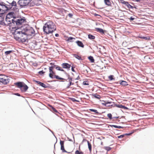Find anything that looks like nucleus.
Segmentation results:
<instances>
[{"label":"nucleus","mask_w":154,"mask_h":154,"mask_svg":"<svg viewBox=\"0 0 154 154\" xmlns=\"http://www.w3.org/2000/svg\"><path fill=\"white\" fill-rule=\"evenodd\" d=\"M43 31L47 34L52 33L56 30V27L52 21H48L43 26Z\"/></svg>","instance_id":"f257e3e1"},{"label":"nucleus","mask_w":154,"mask_h":154,"mask_svg":"<svg viewBox=\"0 0 154 154\" xmlns=\"http://www.w3.org/2000/svg\"><path fill=\"white\" fill-rule=\"evenodd\" d=\"M14 39L17 40H20L23 42H25L27 39V37L25 36V33L23 27L21 29H17L14 33Z\"/></svg>","instance_id":"f03ea898"},{"label":"nucleus","mask_w":154,"mask_h":154,"mask_svg":"<svg viewBox=\"0 0 154 154\" xmlns=\"http://www.w3.org/2000/svg\"><path fill=\"white\" fill-rule=\"evenodd\" d=\"M23 29L25 33V36L27 37L28 36H31L33 34H34L35 31L33 28L30 27H23Z\"/></svg>","instance_id":"7ed1b4c3"},{"label":"nucleus","mask_w":154,"mask_h":154,"mask_svg":"<svg viewBox=\"0 0 154 154\" xmlns=\"http://www.w3.org/2000/svg\"><path fill=\"white\" fill-rule=\"evenodd\" d=\"M19 18L17 19L16 18L15 19V22H14V26L20 25L22 24V23L24 22V21H26V19L25 17H23L22 18L21 17H19Z\"/></svg>","instance_id":"20e7f679"},{"label":"nucleus","mask_w":154,"mask_h":154,"mask_svg":"<svg viewBox=\"0 0 154 154\" xmlns=\"http://www.w3.org/2000/svg\"><path fill=\"white\" fill-rule=\"evenodd\" d=\"M0 6L3 7L6 12L11 9L10 3H9V4H8L0 1Z\"/></svg>","instance_id":"39448f33"},{"label":"nucleus","mask_w":154,"mask_h":154,"mask_svg":"<svg viewBox=\"0 0 154 154\" xmlns=\"http://www.w3.org/2000/svg\"><path fill=\"white\" fill-rule=\"evenodd\" d=\"M17 4L19 5L20 8H21L28 5L29 2L28 0H19Z\"/></svg>","instance_id":"423d86ee"},{"label":"nucleus","mask_w":154,"mask_h":154,"mask_svg":"<svg viewBox=\"0 0 154 154\" xmlns=\"http://www.w3.org/2000/svg\"><path fill=\"white\" fill-rule=\"evenodd\" d=\"M0 82L4 85H6L9 82V79L7 77L3 75H0Z\"/></svg>","instance_id":"0eeeda50"},{"label":"nucleus","mask_w":154,"mask_h":154,"mask_svg":"<svg viewBox=\"0 0 154 154\" xmlns=\"http://www.w3.org/2000/svg\"><path fill=\"white\" fill-rule=\"evenodd\" d=\"M5 21L7 22V26H14L15 19L11 18H5Z\"/></svg>","instance_id":"6e6552de"},{"label":"nucleus","mask_w":154,"mask_h":154,"mask_svg":"<svg viewBox=\"0 0 154 154\" xmlns=\"http://www.w3.org/2000/svg\"><path fill=\"white\" fill-rule=\"evenodd\" d=\"M5 18H11L16 19V18H18V16H17V15L15 14L14 12H10L7 14H6Z\"/></svg>","instance_id":"1a4fd4ad"},{"label":"nucleus","mask_w":154,"mask_h":154,"mask_svg":"<svg viewBox=\"0 0 154 154\" xmlns=\"http://www.w3.org/2000/svg\"><path fill=\"white\" fill-rule=\"evenodd\" d=\"M11 9L12 11L11 12H14L15 14H16L17 16H18L19 17L20 16L19 15V9L18 6L17 5L16 6L13 7Z\"/></svg>","instance_id":"9d476101"},{"label":"nucleus","mask_w":154,"mask_h":154,"mask_svg":"<svg viewBox=\"0 0 154 154\" xmlns=\"http://www.w3.org/2000/svg\"><path fill=\"white\" fill-rule=\"evenodd\" d=\"M24 83L22 82H18L14 83V85L21 90Z\"/></svg>","instance_id":"9b49d317"},{"label":"nucleus","mask_w":154,"mask_h":154,"mask_svg":"<svg viewBox=\"0 0 154 154\" xmlns=\"http://www.w3.org/2000/svg\"><path fill=\"white\" fill-rule=\"evenodd\" d=\"M64 141L60 140V149L63 152H67L65 149L64 147Z\"/></svg>","instance_id":"f8f14e48"},{"label":"nucleus","mask_w":154,"mask_h":154,"mask_svg":"<svg viewBox=\"0 0 154 154\" xmlns=\"http://www.w3.org/2000/svg\"><path fill=\"white\" fill-rule=\"evenodd\" d=\"M6 16V12L5 10V9L2 7H1L0 8V17L2 16L3 17Z\"/></svg>","instance_id":"ddd939ff"},{"label":"nucleus","mask_w":154,"mask_h":154,"mask_svg":"<svg viewBox=\"0 0 154 154\" xmlns=\"http://www.w3.org/2000/svg\"><path fill=\"white\" fill-rule=\"evenodd\" d=\"M61 66L63 68L67 69L68 70L69 69L71 66L70 65L67 63H63L62 64Z\"/></svg>","instance_id":"4468645a"},{"label":"nucleus","mask_w":154,"mask_h":154,"mask_svg":"<svg viewBox=\"0 0 154 154\" xmlns=\"http://www.w3.org/2000/svg\"><path fill=\"white\" fill-rule=\"evenodd\" d=\"M28 88V86L24 83L20 90L22 92H25L27 91Z\"/></svg>","instance_id":"2eb2a0df"},{"label":"nucleus","mask_w":154,"mask_h":154,"mask_svg":"<svg viewBox=\"0 0 154 154\" xmlns=\"http://www.w3.org/2000/svg\"><path fill=\"white\" fill-rule=\"evenodd\" d=\"M6 16H5L4 17L2 16L0 17V24L1 25L3 26L7 25L5 23L4 20Z\"/></svg>","instance_id":"dca6fc26"},{"label":"nucleus","mask_w":154,"mask_h":154,"mask_svg":"<svg viewBox=\"0 0 154 154\" xmlns=\"http://www.w3.org/2000/svg\"><path fill=\"white\" fill-rule=\"evenodd\" d=\"M103 102H104L103 103H102V104L103 105L105 106L106 107H109L110 105H108V104H111V103H113V102L110 101H106L103 100Z\"/></svg>","instance_id":"f3484780"},{"label":"nucleus","mask_w":154,"mask_h":154,"mask_svg":"<svg viewBox=\"0 0 154 154\" xmlns=\"http://www.w3.org/2000/svg\"><path fill=\"white\" fill-rule=\"evenodd\" d=\"M50 106L51 107L52 111L56 114V115H58L57 114H59V112L54 107L52 106Z\"/></svg>","instance_id":"a211bd4d"},{"label":"nucleus","mask_w":154,"mask_h":154,"mask_svg":"<svg viewBox=\"0 0 154 154\" xmlns=\"http://www.w3.org/2000/svg\"><path fill=\"white\" fill-rule=\"evenodd\" d=\"M76 43L79 46L82 48H84V45L82 42L79 41H77L76 42Z\"/></svg>","instance_id":"6ab92c4d"},{"label":"nucleus","mask_w":154,"mask_h":154,"mask_svg":"<svg viewBox=\"0 0 154 154\" xmlns=\"http://www.w3.org/2000/svg\"><path fill=\"white\" fill-rule=\"evenodd\" d=\"M115 105L116 106V107H118L119 108L124 109H128V108L127 107H126L125 106L122 105L116 104H115Z\"/></svg>","instance_id":"aec40b11"},{"label":"nucleus","mask_w":154,"mask_h":154,"mask_svg":"<svg viewBox=\"0 0 154 154\" xmlns=\"http://www.w3.org/2000/svg\"><path fill=\"white\" fill-rule=\"evenodd\" d=\"M50 73L49 74V77L52 79H54V75H54L55 74V72H54L53 70H49Z\"/></svg>","instance_id":"412c9836"},{"label":"nucleus","mask_w":154,"mask_h":154,"mask_svg":"<svg viewBox=\"0 0 154 154\" xmlns=\"http://www.w3.org/2000/svg\"><path fill=\"white\" fill-rule=\"evenodd\" d=\"M95 29L96 31L97 32H100V33L102 34H104V30L102 29L98 28H95Z\"/></svg>","instance_id":"4be33fe9"},{"label":"nucleus","mask_w":154,"mask_h":154,"mask_svg":"<svg viewBox=\"0 0 154 154\" xmlns=\"http://www.w3.org/2000/svg\"><path fill=\"white\" fill-rule=\"evenodd\" d=\"M50 64L51 65V66L49 67V70H51H51H53L54 68H55L56 69V67L57 65H54V63H50Z\"/></svg>","instance_id":"5701e85b"},{"label":"nucleus","mask_w":154,"mask_h":154,"mask_svg":"<svg viewBox=\"0 0 154 154\" xmlns=\"http://www.w3.org/2000/svg\"><path fill=\"white\" fill-rule=\"evenodd\" d=\"M119 84L122 85L123 86H127L128 85V84H127V82L125 81L121 80L120 81Z\"/></svg>","instance_id":"b1692460"},{"label":"nucleus","mask_w":154,"mask_h":154,"mask_svg":"<svg viewBox=\"0 0 154 154\" xmlns=\"http://www.w3.org/2000/svg\"><path fill=\"white\" fill-rule=\"evenodd\" d=\"M104 2L105 5L107 6H110L111 5L110 0H104Z\"/></svg>","instance_id":"393cba45"},{"label":"nucleus","mask_w":154,"mask_h":154,"mask_svg":"<svg viewBox=\"0 0 154 154\" xmlns=\"http://www.w3.org/2000/svg\"><path fill=\"white\" fill-rule=\"evenodd\" d=\"M10 4L11 7V9L12 8V7L16 6L17 5L16 2L14 0H13L12 2Z\"/></svg>","instance_id":"a878e982"},{"label":"nucleus","mask_w":154,"mask_h":154,"mask_svg":"<svg viewBox=\"0 0 154 154\" xmlns=\"http://www.w3.org/2000/svg\"><path fill=\"white\" fill-rule=\"evenodd\" d=\"M128 8H131V9H133L134 8H136L135 7H133L130 4H129V3L128 2H127V3L125 5Z\"/></svg>","instance_id":"bb28decb"},{"label":"nucleus","mask_w":154,"mask_h":154,"mask_svg":"<svg viewBox=\"0 0 154 154\" xmlns=\"http://www.w3.org/2000/svg\"><path fill=\"white\" fill-rule=\"evenodd\" d=\"M73 40H75V38L72 37H68V39H67V41L70 42H72L73 41Z\"/></svg>","instance_id":"cd10ccee"},{"label":"nucleus","mask_w":154,"mask_h":154,"mask_svg":"<svg viewBox=\"0 0 154 154\" xmlns=\"http://www.w3.org/2000/svg\"><path fill=\"white\" fill-rule=\"evenodd\" d=\"M88 38L91 40H93L95 39V37L94 36L92 35L91 34H90L88 35Z\"/></svg>","instance_id":"c85d7f7f"},{"label":"nucleus","mask_w":154,"mask_h":154,"mask_svg":"<svg viewBox=\"0 0 154 154\" xmlns=\"http://www.w3.org/2000/svg\"><path fill=\"white\" fill-rule=\"evenodd\" d=\"M88 59L91 61V63H94V59L93 57L92 56H90L88 57Z\"/></svg>","instance_id":"c756f323"},{"label":"nucleus","mask_w":154,"mask_h":154,"mask_svg":"<svg viewBox=\"0 0 154 154\" xmlns=\"http://www.w3.org/2000/svg\"><path fill=\"white\" fill-rule=\"evenodd\" d=\"M110 126L111 127H113L114 128H123V127H122V126H117V125H110Z\"/></svg>","instance_id":"7c9ffc66"},{"label":"nucleus","mask_w":154,"mask_h":154,"mask_svg":"<svg viewBox=\"0 0 154 154\" xmlns=\"http://www.w3.org/2000/svg\"><path fill=\"white\" fill-rule=\"evenodd\" d=\"M93 95L94 97L98 99H100L101 97V96L100 95L96 94H94Z\"/></svg>","instance_id":"2f4dec72"},{"label":"nucleus","mask_w":154,"mask_h":154,"mask_svg":"<svg viewBox=\"0 0 154 154\" xmlns=\"http://www.w3.org/2000/svg\"><path fill=\"white\" fill-rule=\"evenodd\" d=\"M54 78H55L57 79H60V80H64L65 79L63 78H62L60 77H59L57 75H54Z\"/></svg>","instance_id":"473e14b6"},{"label":"nucleus","mask_w":154,"mask_h":154,"mask_svg":"<svg viewBox=\"0 0 154 154\" xmlns=\"http://www.w3.org/2000/svg\"><path fill=\"white\" fill-rule=\"evenodd\" d=\"M54 78H55L57 79H60V80H64L65 79L63 78H62L60 77H59L57 75H54Z\"/></svg>","instance_id":"72a5a7b5"},{"label":"nucleus","mask_w":154,"mask_h":154,"mask_svg":"<svg viewBox=\"0 0 154 154\" xmlns=\"http://www.w3.org/2000/svg\"><path fill=\"white\" fill-rule=\"evenodd\" d=\"M73 56L75 57L79 60H81L82 59L81 57L76 54H74Z\"/></svg>","instance_id":"f704fd0d"},{"label":"nucleus","mask_w":154,"mask_h":154,"mask_svg":"<svg viewBox=\"0 0 154 154\" xmlns=\"http://www.w3.org/2000/svg\"><path fill=\"white\" fill-rule=\"evenodd\" d=\"M139 38L143 39H145L146 40H150V38L149 36L148 37H144V36H140Z\"/></svg>","instance_id":"c9c22d12"},{"label":"nucleus","mask_w":154,"mask_h":154,"mask_svg":"<svg viewBox=\"0 0 154 154\" xmlns=\"http://www.w3.org/2000/svg\"><path fill=\"white\" fill-rule=\"evenodd\" d=\"M40 85L42 87L44 88H47L48 86H47L46 85L44 84L43 83L41 82V83H40Z\"/></svg>","instance_id":"e433bc0d"},{"label":"nucleus","mask_w":154,"mask_h":154,"mask_svg":"<svg viewBox=\"0 0 154 154\" xmlns=\"http://www.w3.org/2000/svg\"><path fill=\"white\" fill-rule=\"evenodd\" d=\"M88 147L89 149V151L90 152H91V144L88 141Z\"/></svg>","instance_id":"4c0bfd02"},{"label":"nucleus","mask_w":154,"mask_h":154,"mask_svg":"<svg viewBox=\"0 0 154 154\" xmlns=\"http://www.w3.org/2000/svg\"><path fill=\"white\" fill-rule=\"evenodd\" d=\"M30 6L32 7V6H34L35 5V4L34 2H31V1H30L29 2V4Z\"/></svg>","instance_id":"58836bf2"},{"label":"nucleus","mask_w":154,"mask_h":154,"mask_svg":"<svg viewBox=\"0 0 154 154\" xmlns=\"http://www.w3.org/2000/svg\"><path fill=\"white\" fill-rule=\"evenodd\" d=\"M113 75H111L108 76V78L110 81L114 80L115 79L113 78Z\"/></svg>","instance_id":"ea45409f"},{"label":"nucleus","mask_w":154,"mask_h":154,"mask_svg":"<svg viewBox=\"0 0 154 154\" xmlns=\"http://www.w3.org/2000/svg\"><path fill=\"white\" fill-rule=\"evenodd\" d=\"M13 51L12 50L6 51L5 52V54L6 55H8L12 53Z\"/></svg>","instance_id":"a19ab883"},{"label":"nucleus","mask_w":154,"mask_h":154,"mask_svg":"<svg viewBox=\"0 0 154 154\" xmlns=\"http://www.w3.org/2000/svg\"><path fill=\"white\" fill-rule=\"evenodd\" d=\"M74 84L73 83H72V82H69V83L68 84V85L66 87V88H69L71 85H73Z\"/></svg>","instance_id":"79ce46f5"},{"label":"nucleus","mask_w":154,"mask_h":154,"mask_svg":"<svg viewBox=\"0 0 154 154\" xmlns=\"http://www.w3.org/2000/svg\"><path fill=\"white\" fill-rule=\"evenodd\" d=\"M89 110L91 111L95 112L96 113H97V114L99 113L97 111L96 109H89Z\"/></svg>","instance_id":"37998d69"},{"label":"nucleus","mask_w":154,"mask_h":154,"mask_svg":"<svg viewBox=\"0 0 154 154\" xmlns=\"http://www.w3.org/2000/svg\"><path fill=\"white\" fill-rule=\"evenodd\" d=\"M84 85H89V82L88 81H84L83 83Z\"/></svg>","instance_id":"c03bdc74"},{"label":"nucleus","mask_w":154,"mask_h":154,"mask_svg":"<svg viewBox=\"0 0 154 154\" xmlns=\"http://www.w3.org/2000/svg\"><path fill=\"white\" fill-rule=\"evenodd\" d=\"M75 154H84L83 152L82 151L79 152L78 150H77L75 152Z\"/></svg>","instance_id":"a18cd8bd"},{"label":"nucleus","mask_w":154,"mask_h":154,"mask_svg":"<svg viewBox=\"0 0 154 154\" xmlns=\"http://www.w3.org/2000/svg\"><path fill=\"white\" fill-rule=\"evenodd\" d=\"M107 116L110 119H112V115L111 113L108 114Z\"/></svg>","instance_id":"49530a36"},{"label":"nucleus","mask_w":154,"mask_h":154,"mask_svg":"<svg viewBox=\"0 0 154 154\" xmlns=\"http://www.w3.org/2000/svg\"><path fill=\"white\" fill-rule=\"evenodd\" d=\"M105 149L107 151H109L111 149V148L109 146H106L105 147Z\"/></svg>","instance_id":"de8ad7c7"},{"label":"nucleus","mask_w":154,"mask_h":154,"mask_svg":"<svg viewBox=\"0 0 154 154\" xmlns=\"http://www.w3.org/2000/svg\"><path fill=\"white\" fill-rule=\"evenodd\" d=\"M121 3L123 4H124L125 5H126V4L128 2H126V1H125L123 0H121Z\"/></svg>","instance_id":"09e8293b"},{"label":"nucleus","mask_w":154,"mask_h":154,"mask_svg":"<svg viewBox=\"0 0 154 154\" xmlns=\"http://www.w3.org/2000/svg\"><path fill=\"white\" fill-rule=\"evenodd\" d=\"M45 73V72L43 71V70L40 71L38 72V73L41 75H42Z\"/></svg>","instance_id":"8fccbe9b"},{"label":"nucleus","mask_w":154,"mask_h":154,"mask_svg":"<svg viewBox=\"0 0 154 154\" xmlns=\"http://www.w3.org/2000/svg\"><path fill=\"white\" fill-rule=\"evenodd\" d=\"M134 132V131H132L131 133H126V134H124L125 136L126 135H128V136H130V135H131Z\"/></svg>","instance_id":"3c124183"},{"label":"nucleus","mask_w":154,"mask_h":154,"mask_svg":"<svg viewBox=\"0 0 154 154\" xmlns=\"http://www.w3.org/2000/svg\"><path fill=\"white\" fill-rule=\"evenodd\" d=\"M125 136L124 134L121 135L120 136H118V137L119 138H123Z\"/></svg>","instance_id":"603ef678"},{"label":"nucleus","mask_w":154,"mask_h":154,"mask_svg":"<svg viewBox=\"0 0 154 154\" xmlns=\"http://www.w3.org/2000/svg\"><path fill=\"white\" fill-rule=\"evenodd\" d=\"M60 67L57 65L56 67V69H57V70L60 71Z\"/></svg>","instance_id":"864d4df0"},{"label":"nucleus","mask_w":154,"mask_h":154,"mask_svg":"<svg viewBox=\"0 0 154 154\" xmlns=\"http://www.w3.org/2000/svg\"><path fill=\"white\" fill-rule=\"evenodd\" d=\"M68 79L69 80V82H72V78L71 77H69V76Z\"/></svg>","instance_id":"5fc2aeb1"},{"label":"nucleus","mask_w":154,"mask_h":154,"mask_svg":"<svg viewBox=\"0 0 154 154\" xmlns=\"http://www.w3.org/2000/svg\"><path fill=\"white\" fill-rule=\"evenodd\" d=\"M71 100L73 102H75V101H76V100L74 98H71Z\"/></svg>","instance_id":"6e6d98bb"},{"label":"nucleus","mask_w":154,"mask_h":154,"mask_svg":"<svg viewBox=\"0 0 154 154\" xmlns=\"http://www.w3.org/2000/svg\"><path fill=\"white\" fill-rule=\"evenodd\" d=\"M68 15L70 17H72L73 16V14L71 13H69L68 14Z\"/></svg>","instance_id":"4d7b16f0"},{"label":"nucleus","mask_w":154,"mask_h":154,"mask_svg":"<svg viewBox=\"0 0 154 154\" xmlns=\"http://www.w3.org/2000/svg\"><path fill=\"white\" fill-rule=\"evenodd\" d=\"M34 81L36 83H38V84H39L40 85V83H41V82H39V81H36V80H34Z\"/></svg>","instance_id":"13d9d810"},{"label":"nucleus","mask_w":154,"mask_h":154,"mask_svg":"<svg viewBox=\"0 0 154 154\" xmlns=\"http://www.w3.org/2000/svg\"><path fill=\"white\" fill-rule=\"evenodd\" d=\"M74 67H73V66H72V68H71V70L72 71V72H75V71L74 70Z\"/></svg>","instance_id":"bf43d9fd"},{"label":"nucleus","mask_w":154,"mask_h":154,"mask_svg":"<svg viewBox=\"0 0 154 154\" xmlns=\"http://www.w3.org/2000/svg\"><path fill=\"white\" fill-rule=\"evenodd\" d=\"M14 95H17V96H21L20 94H19L18 93H14Z\"/></svg>","instance_id":"052dcab7"},{"label":"nucleus","mask_w":154,"mask_h":154,"mask_svg":"<svg viewBox=\"0 0 154 154\" xmlns=\"http://www.w3.org/2000/svg\"><path fill=\"white\" fill-rule=\"evenodd\" d=\"M60 71L63 72H64V73L65 74H66V72L64 71V70L63 69H62L61 68V69H60Z\"/></svg>","instance_id":"680f3d73"},{"label":"nucleus","mask_w":154,"mask_h":154,"mask_svg":"<svg viewBox=\"0 0 154 154\" xmlns=\"http://www.w3.org/2000/svg\"><path fill=\"white\" fill-rule=\"evenodd\" d=\"M129 19L130 20L132 21L134 19V18L133 17H131Z\"/></svg>","instance_id":"e2e57ef3"},{"label":"nucleus","mask_w":154,"mask_h":154,"mask_svg":"<svg viewBox=\"0 0 154 154\" xmlns=\"http://www.w3.org/2000/svg\"><path fill=\"white\" fill-rule=\"evenodd\" d=\"M48 129L49 130V131H50L52 133V134H53V135L55 137V136L54 135V132L52 131L51 129H50L48 128Z\"/></svg>","instance_id":"0e129e2a"},{"label":"nucleus","mask_w":154,"mask_h":154,"mask_svg":"<svg viewBox=\"0 0 154 154\" xmlns=\"http://www.w3.org/2000/svg\"><path fill=\"white\" fill-rule=\"evenodd\" d=\"M113 103H111V104H108V105H110V106H112L114 105V103L113 102Z\"/></svg>","instance_id":"69168bd1"},{"label":"nucleus","mask_w":154,"mask_h":154,"mask_svg":"<svg viewBox=\"0 0 154 154\" xmlns=\"http://www.w3.org/2000/svg\"><path fill=\"white\" fill-rule=\"evenodd\" d=\"M59 36V35L58 33H56L55 34V36L56 37H58Z\"/></svg>","instance_id":"338daca9"},{"label":"nucleus","mask_w":154,"mask_h":154,"mask_svg":"<svg viewBox=\"0 0 154 154\" xmlns=\"http://www.w3.org/2000/svg\"><path fill=\"white\" fill-rule=\"evenodd\" d=\"M80 79V77L79 76H78V77L75 79V80H79Z\"/></svg>","instance_id":"774afa93"}]
</instances>
